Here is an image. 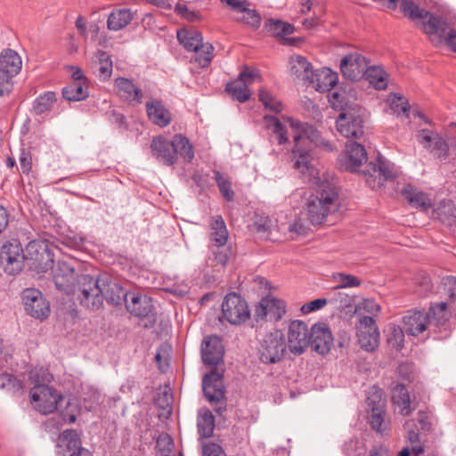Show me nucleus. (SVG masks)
Wrapping results in <instances>:
<instances>
[{
  "label": "nucleus",
  "instance_id": "23",
  "mask_svg": "<svg viewBox=\"0 0 456 456\" xmlns=\"http://www.w3.org/2000/svg\"><path fill=\"white\" fill-rule=\"evenodd\" d=\"M427 314L418 310L408 311L403 317V330L410 336L416 337L429 330Z\"/></svg>",
  "mask_w": 456,
  "mask_h": 456
},
{
  "label": "nucleus",
  "instance_id": "19",
  "mask_svg": "<svg viewBox=\"0 0 456 456\" xmlns=\"http://www.w3.org/2000/svg\"><path fill=\"white\" fill-rule=\"evenodd\" d=\"M223 375L216 370L206 374L202 379V388L206 398L210 403H220L224 398Z\"/></svg>",
  "mask_w": 456,
  "mask_h": 456
},
{
  "label": "nucleus",
  "instance_id": "31",
  "mask_svg": "<svg viewBox=\"0 0 456 456\" xmlns=\"http://www.w3.org/2000/svg\"><path fill=\"white\" fill-rule=\"evenodd\" d=\"M337 84V74L330 69L323 68L314 71V80L310 85L320 92L331 90Z\"/></svg>",
  "mask_w": 456,
  "mask_h": 456
},
{
  "label": "nucleus",
  "instance_id": "63",
  "mask_svg": "<svg viewBox=\"0 0 456 456\" xmlns=\"http://www.w3.org/2000/svg\"><path fill=\"white\" fill-rule=\"evenodd\" d=\"M19 161L22 173L28 174L32 167V158L30 153L26 151H22L20 155Z\"/></svg>",
  "mask_w": 456,
  "mask_h": 456
},
{
  "label": "nucleus",
  "instance_id": "32",
  "mask_svg": "<svg viewBox=\"0 0 456 456\" xmlns=\"http://www.w3.org/2000/svg\"><path fill=\"white\" fill-rule=\"evenodd\" d=\"M22 61L19 53L10 48L4 49L0 53V68L17 76L21 70Z\"/></svg>",
  "mask_w": 456,
  "mask_h": 456
},
{
  "label": "nucleus",
  "instance_id": "39",
  "mask_svg": "<svg viewBox=\"0 0 456 456\" xmlns=\"http://www.w3.org/2000/svg\"><path fill=\"white\" fill-rule=\"evenodd\" d=\"M454 216L455 208L450 200H441L433 209V218H436L442 223L450 224Z\"/></svg>",
  "mask_w": 456,
  "mask_h": 456
},
{
  "label": "nucleus",
  "instance_id": "51",
  "mask_svg": "<svg viewBox=\"0 0 456 456\" xmlns=\"http://www.w3.org/2000/svg\"><path fill=\"white\" fill-rule=\"evenodd\" d=\"M404 340L403 330L401 327L392 324L388 328L387 341L388 343L397 349L403 346Z\"/></svg>",
  "mask_w": 456,
  "mask_h": 456
},
{
  "label": "nucleus",
  "instance_id": "7",
  "mask_svg": "<svg viewBox=\"0 0 456 456\" xmlns=\"http://www.w3.org/2000/svg\"><path fill=\"white\" fill-rule=\"evenodd\" d=\"M287 345L282 332L275 330L267 333L260 340L259 359L264 363L280 362L286 352Z\"/></svg>",
  "mask_w": 456,
  "mask_h": 456
},
{
  "label": "nucleus",
  "instance_id": "18",
  "mask_svg": "<svg viewBox=\"0 0 456 456\" xmlns=\"http://www.w3.org/2000/svg\"><path fill=\"white\" fill-rule=\"evenodd\" d=\"M333 344L330 330L326 323H315L311 328L310 346L318 354H327Z\"/></svg>",
  "mask_w": 456,
  "mask_h": 456
},
{
  "label": "nucleus",
  "instance_id": "36",
  "mask_svg": "<svg viewBox=\"0 0 456 456\" xmlns=\"http://www.w3.org/2000/svg\"><path fill=\"white\" fill-rule=\"evenodd\" d=\"M133 19V13L129 9H118L113 11L108 18L109 29L118 31L127 26Z\"/></svg>",
  "mask_w": 456,
  "mask_h": 456
},
{
  "label": "nucleus",
  "instance_id": "62",
  "mask_svg": "<svg viewBox=\"0 0 456 456\" xmlns=\"http://www.w3.org/2000/svg\"><path fill=\"white\" fill-rule=\"evenodd\" d=\"M156 444L157 448L161 452H170L174 448L172 438L167 434L160 435Z\"/></svg>",
  "mask_w": 456,
  "mask_h": 456
},
{
  "label": "nucleus",
  "instance_id": "55",
  "mask_svg": "<svg viewBox=\"0 0 456 456\" xmlns=\"http://www.w3.org/2000/svg\"><path fill=\"white\" fill-rule=\"evenodd\" d=\"M428 150L440 158L446 155L448 147L445 141L437 134Z\"/></svg>",
  "mask_w": 456,
  "mask_h": 456
},
{
  "label": "nucleus",
  "instance_id": "16",
  "mask_svg": "<svg viewBox=\"0 0 456 456\" xmlns=\"http://www.w3.org/2000/svg\"><path fill=\"white\" fill-rule=\"evenodd\" d=\"M368 66L367 59L358 53H348L340 61V70L343 76L352 81L363 77Z\"/></svg>",
  "mask_w": 456,
  "mask_h": 456
},
{
  "label": "nucleus",
  "instance_id": "15",
  "mask_svg": "<svg viewBox=\"0 0 456 456\" xmlns=\"http://www.w3.org/2000/svg\"><path fill=\"white\" fill-rule=\"evenodd\" d=\"M58 456H92L91 452L81 447L78 434L72 429L65 430L58 438L56 445Z\"/></svg>",
  "mask_w": 456,
  "mask_h": 456
},
{
  "label": "nucleus",
  "instance_id": "47",
  "mask_svg": "<svg viewBox=\"0 0 456 456\" xmlns=\"http://www.w3.org/2000/svg\"><path fill=\"white\" fill-rule=\"evenodd\" d=\"M366 403L369 411H384L386 401L383 398V392L377 387H372L369 391Z\"/></svg>",
  "mask_w": 456,
  "mask_h": 456
},
{
  "label": "nucleus",
  "instance_id": "2",
  "mask_svg": "<svg viewBox=\"0 0 456 456\" xmlns=\"http://www.w3.org/2000/svg\"><path fill=\"white\" fill-rule=\"evenodd\" d=\"M25 252L26 257L31 261V269L37 273H45L53 269V279L56 288L67 294L72 292L76 287L75 269L66 262H58L57 265L53 267V254L45 241H29Z\"/></svg>",
  "mask_w": 456,
  "mask_h": 456
},
{
  "label": "nucleus",
  "instance_id": "35",
  "mask_svg": "<svg viewBox=\"0 0 456 456\" xmlns=\"http://www.w3.org/2000/svg\"><path fill=\"white\" fill-rule=\"evenodd\" d=\"M62 95L69 102L85 100L89 95L88 82L71 81L63 88Z\"/></svg>",
  "mask_w": 456,
  "mask_h": 456
},
{
  "label": "nucleus",
  "instance_id": "22",
  "mask_svg": "<svg viewBox=\"0 0 456 456\" xmlns=\"http://www.w3.org/2000/svg\"><path fill=\"white\" fill-rule=\"evenodd\" d=\"M224 346L217 336H208L201 343V358L205 364L217 365L223 361Z\"/></svg>",
  "mask_w": 456,
  "mask_h": 456
},
{
  "label": "nucleus",
  "instance_id": "11",
  "mask_svg": "<svg viewBox=\"0 0 456 456\" xmlns=\"http://www.w3.org/2000/svg\"><path fill=\"white\" fill-rule=\"evenodd\" d=\"M24 259L22 247L17 240L8 242L2 247L0 265L7 274H18L22 269Z\"/></svg>",
  "mask_w": 456,
  "mask_h": 456
},
{
  "label": "nucleus",
  "instance_id": "49",
  "mask_svg": "<svg viewBox=\"0 0 456 456\" xmlns=\"http://www.w3.org/2000/svg\"><path fill=\"white\" fill-rule=\"evenodd\" d=\"M56 101L55 94L47 92L37 98L34 103V110L37 114H42L51 109Z\"/></svg>",
  "mask_w": 456,
  "mask_h": 456
},
{
  "label": "nucleus",
  "instance_id": "4",
  "mask_svg": "<svg viewBox=\"0 0 456 456\" xmlns=\"http://www.w3.org/2000/svg\"><path fill=\"white\" fill-rule=\"evenodd\" d=\"M104 280L94 279L88 274L77 277L72 293L76 294L80 304L87 308L99 309L103 303Z\"/></svg>",
  "mask_w": 456,
  "mask_h": 456
},
{
  "label": "nucleus",
  "instance_id": "56",
  "mask_svg": "<svg viewBox=\"0 0 456 456\" xmlns=\"http://www.w3.org/2000/svg\"><path fill=\"white\" fill-rule=\"evenodd\" d=\"M443 286L452 303H456V277L447 276L443 279Z\"/></svg>",
  "mask_w": 456,
  "mask_h": 456
},
{
  "label": "nucleus",
  "instance_id": "37",
  "mask_svg": "<svg viewBox=\"0 0 456 456\" xmlns=\"http://www.w3.org/2000/svg\"><path fill=\"white\" fill-rule=\"evenodd\" d=\"M364 77L378 90L386 89L387 86L388 76L381 67L368 66Z\"/></svg>",
  "mask_w": 456,
  "mask_h": 456
},
{
  "label": "nucleus",
  "instance_id": "42",
  "mask_svg": "<svg viewBox=\"0 0 456 456\" xmlns=\"http://www.w3.org/2000/svg\"><path fill=\"white\" fill-rule=\"evenodd\" d=\"M265 29L268 34L275 37H282L286 35H290L294 31L291 24L280 20L269 19L265 23Z\"/></svg>",
  "mask_w": 456,
  "mask_h": 456
},
{
  "label": "nucleus",
  "instance_id": "26",
  "mask_svg": "<svg viewBox=\"0 0 456 456\" xmlns=\"http://www.w3.org/2000/svg\"><path fill=\"white\" fill-rule=\"evenodd\" d=\"M291 74L305 84L310 85L314 80L312 64L301 55H292L289 60Z\"/></svg>",
  "mask_w": 456,
  "mask_h": 456
},
{
  "label": "nucleus",
  "instance_id": "60",
  "mask_svg": "<svg viewBox=\"0 0 456 456\" xmlns=\"http://www.w3.org/2000/svg\"><path fill=\"white\" fill-rule=\"evenodd\" d=\"M327 304L325 298H317L309 303H306L301 306V311L304 314H309L317 310L322 309Z\"/></svg>",
  "mask_w": 456,
  "mask_h": 456
},
{
  "label": "nucleus",
  "instance_id": "50",
  "mask_svg": "<svg viewBox=\"0 0 456 456\" xmlns=\"http://www.w3.org/2000/svg\"><path fill=\"white\" fill-rule=\"evenodd\" d=\"M213 257H210L208 261L210 262L211 266H221L224 267L232 254V250L229 248H226L225 246L221 248H216V250H213L212 252Z\"/></svg>",
  "mask_w": 456,
  "mask_h": 456
},
{
  "label": "nucleus",
  "instance_id": "25",
  "mask_svg": "<svg viewBox=\"0 0 456 456\" xmlns=\"http://www.w3.org/2000/svg\"><path fill=\"white\" fill-rule=\"evenodd\" d=\"M151 148L153 156L160 162L167 166H172L176 162L177 158L173 150V140L169 142L161 137L154 138Z\"/></svg>",
  "mask_w": 456,
  "mask_h": 456
},
{
  "label": "nucleus",
  "instance_id": "34",
  "mask_svg": "<svg viewBox=\"0 0 456 456\" xmlns=\"http://www.w3.org/2000/svg\"><path fill=\"white\" fill-rule=\"evenodd\" d=\"M115 86L120 97L128 102H134L136 103L142 102V92L134 86V84L124 77L117 78Z\"/></svg>",
  "mask_w": 456,
  "mask_h": 456
},
{
  "label": "nucleus",
  "instance_id": "8",
  "mask_svg": "<svg viewBox=\"0 0 456 456\" xmlns=\"http://www.w3.org/2000/svg\"><path fill=\"white\" fill-rule=\"evenodd\" d=\"M363 111L359 107L341 112L336 121L338 132L344 137L359 138L363 134Z\"/></svg>",
  "mask_w": 456,
  "mask_h": 456
},
{
  "label": "nucleus",
  "instance_id": "27",
  "mask_svg": "<svg viewBox=\"0 0 456 456\" xmlns=\"http://www.w3.org/2000/svg\"><path fill=\"white\" fill-rule=\"evenodd\" d=\"M401 194L414 208L427 210L433 206L432 198L412 184H405L401 190Z\"/></svg>",
  "mask_w": 456,
  "mask_h": 456
},
{
  "label": "nucleus",
  "instance_id": "29",
  "mask_svg": "<svg viewBox=\"0 0 456 456\" xmlns=\"http://www.w3.org/2000/svg\"><path fill=\"white\" fill-rule=\"evenodd\" d=\"M146 110L149 118L157 126L165 127L171 121V114L162 102L151 100L146 102Z\"/></svg>",
  "mask_w": 456,
  "mask_h": 456
},
{
  "label": "nucleus",
  "instance_id": "45",
  "mask_svg": "<svg viewBox=\"0 0 456 456\" xmlns=\"http://www.w3.org/2000/svg\"><path fill=\"white\" fill-rule=\"evenodd\" d=\"M387 103L393 114L397 117H408L410 105L403 96L398 94H391L387 97Z\"/></svg>",
  "mask_w": 456,
  "mask_h": 456
},
{
  "label": "nucleus",
  "instance_id": "3",
  "mask_svg": "<svg viewBox=\"0 0 456 456\" xmlns=\"http://www.w3.org/2000/svg\"><path fill=\"white\" fill-rule=\"evenodd\" d=\"M33 408L42 414H49L58 410L65 402L66 409L60 411L61 420L48 419L45 429L49 432L59 430L62 424H71L76 421L77 410L76 405L66 402L64 397L48 385H35L29 392Z\"/></svg>",
  "mask_w": 456,
  "mask_h": 456
},
{
  "label": "nucleus",
  "instance_id": "43",
  "mask_svg": "<svg viewBox=\"0 0 456 456\" xmlns=\"http://www.w3.org/2000/svg\"><path fill=\"white\" fill-rule=\"evenodd\" d=\"M198 432L202 437H210L215 428L214 416L208 410H201L198 415Z\"/></svg>",
  "mask_w": 456,
  "mask_h": 456
},
{
  "label": "nucleus",
  "instance_id": "33",
  "mask_svg": "<svg viewBox=\"0 0 456 456\" xmlns=\"http://www.w3.org/2000/svg\"><path fill=\"white\" fill-rule=\"evenodd\" d=\"M93 69L94 73L102 81L110 77L112 73V61L107 53L102 50L95 53Z\"/></svg>",
  "mask_w": 456,
  "mask_h": 456
},
{
  "label": "nucleus",
  "instance_id": "48",
  "mask_svg": "<svg viewBox=\"0 0 456 456\" xmlns=\"http://www.w3.org/2000/svg\"><path fill=\"white\" fill-rule=\"evenodd\" d=\"M259 101L265 109L274 113H280L283 110L281 102L265 89L259 91Z\"/></svg>",
  "mask_w": 456,
  "mask_h": 456
},
{
  "label": "nucleus",
  "instance_id": "46",
  "mask_svg": "<svg viewBox=\"0 0 456 456\" xmlns=\"http://www.w3.org/2000/svg\"><path fill=\"white\" fill-rule=\"evenodd\" d=\"M332 281L336 283L335 289L356 288L362 284L358 277L345 273H334Z\"/></svg>",
  "mask_w": 456,
  "mask_h": 456
},
{
  "label": "nucleus",
  "instance_id": "12",
  "mask_svg": "<svg viewBox=\"0 0 456 456\" xmlns=\"http://www.w3.org/2000/svg\"><path fill=\"white\" fill-rule=\"evenodd\" d=\"M310 333L307 324L303 321L295 320L288 328L287 346L294 354H301L310 346Z\"/></svg>",
  "mask_w": 456,
  "mask_h": 456
},
{
  "label": "nucleus",
  "instance_id": "52",
  "mask_svg": "<svg viewBox=\"0 0 456 456\" xmlns=\"http://www.w3.org/2000/svg\"><path fill=\"white\" fill-rule=\"evenodd\" d=\"M29 379L35 385H46L52 380V375L45 368H34L29 371Z\"/></svg>",
  "mask_w": 456,
  "mask_h": 456
},
{
  "label": "nucleus",
  "instance_id": "59",
  "mask_svg": "<svg viewBox=\"0 0 456 456\" xmlns=\"http://www.w3.org/2000/svg\"><path fill=\"white\" fill-rule=\"evenodd\" d=\"M379 309L380 307L379 304H377V302L373 299H363L362 302L359 303L357 306V310H362L370 314H378L379 312Z\"/></svg>",
  "mask_w": 456,
  "mask_h": 456
},
{
  "label": "nucleus",
  "instance_id": "40",
  "mask_svg": "<svg viewBox=\"0 0 456 456\" xmlns=\"http://www.w3.org/2000/svg\"><path fill=\"white\" fill-rule=\"evenodd\" d=\"M428 324L430 327H439L444 325L449 319L447 304L441 302L430 307L428 314Z\"/></svg>",
  "mask_w": 456,
  "mask_h": 456
},
{
  "label": "nucleus",
  "instance_id": "41",
  "mask_svg": "<svg viewBox=\"0 0 456 456\" xmlns=\"http://www.w3.org/2000/svg\"><path fill=\"white\" fill-rule=\"evenodd\" d=\"M104 295L103 300L105 299L111 305H119L122 300H126V296L129 292H125L124 289L117 283H108L104 280Z\"/></svg>",
  "mask_w": 456,
  "mask_h": 456
},
{
  "label": "nucleus",
  "instance_id": "20",
  "mask_svg": "<svg viewBox=\"0 0 456 456\" xmlns=\"http://www.w3.org/2000/svg\"><path fill=\"white\" fill-rule=\"evenodd\" d=\"M285 313V302L272 296L264 297L256 309L258 318L266 319L271 322H278Z\"/></svg>",
  "mask_w": 456,
  "mask_h": 456
},
{
  "label": "nucleus",
  "instance_id": "54",
  "mask_svg": "<svg viewBox=\"0 0 456 456\" xmlns=\"http://www.w3.org/2000/svg\"><path fill=\"white\" fill-rule=\"evenodd\" d=\"M13 74L9 73L0 68V95L4 96L8 94L13 86Z\"/></svg>",
  "mask_w": 456,
  "mask_h": 456
},
{
  "label": "nucleus",
  "instance_id": "61",
  "mask_svg": "<svg viewBox=\"0 0 456 456\" xmlns=\"http://www.w3.org/2000/svg\"><path fill=\"white\" fill-rule=\"evenodd\" d=\"M385 412L384 411H370V422L371 425V428L375 429L376 431L381 432L382 429V424L384 421L383 414Z\"/></svg>",
  "mask_w": 456,
  "mask_h": 456
},
{
  "label": "nucleus",
  "instance_id": "38",
  "mask_svg": "<svg viewBox=\"0 0 456 456\" xmlns=\"http://www.w3.org/2000/svg\"><path fill=\"white\" fill-rule=\"evenodd\" d=\"M173 150L176 156L177 154L180 155L186 162H191L194 158L192 145L190 143L189 140L182 134H175L174 136Z\"/></svg>",
  "mask_w": 456,
  "mask_h": 456
},
{
  "label": "nucleus",
  "instance_id": "1",
  "mask_svg": "<svg viewBox=\"0 0 456 456\" xmlns=\"http://www.w3.org/2000/svg\"><path fill=\"white\" fill-rule=\"evenodd\" d=\"M264 122L271 142L279 145L289 142L287 126L291 128L294 140L293 167L302 173L310 183L318 188L317 194L310 196L307 200L308 217L313 224H322L331 210L335 209L338 193L330 183L321 179L319 171L310 162L309 152L314 146L332 151L333 145L324 140L313 126L292 118L282 116L279 118L276 116L265 115Z\"/></svg>",
  "mask_w": 456,
  "mask_h": 456
},
{
  "label": "nucleus",
  "instance_id": "44",
  "mask_svg": "<svg viewBox=\"0 0 456 456\" xmlns=\"http://www.w3.org/2000/svg\"><path fill=\"white\" fill-rule=\"evenodd\" d=\"M0 389L12 395H20L23 393L22 382L9 373L0 375Z\"/></svg>",
  "mask_w": 456,
  "mask_h": 456
},
{
  "label": "nucleus",
  "instance_id": "5",
  "mask_svg": "<svg viewBox=\"0 0 456 456\" xmlns=\"http://www.w3.org/2000/svg\"><path fill=\"white\" fill-rule=\"evenodd\" d=\"M177 39L187 51L196 53L195 61L200 67L208 66L213 58L214 47L209 43H203L200 32L194 28H182L177 31Z\"/></svg>",
  "mask_w": 456,
  "mask_h": 456
},
{
  "label": "nucleus",
  "instance_id": "10",
  "mask_svg": "<svg viewBox=\"0 0 456 456\" xmlns=\"http://www.w3.org/2000/svg\"><path fill=\"white\" fill-rule=\"evenodd\" d=\"M22 303L26 313L31 317L43 321L50 314V304L40 290L28 288L23 290Z\"/></svg>",
  "mask_w": 456,
  "mask_h": 456
},
{
  "label": "nucleus",
  "instance_id": "53",
  "mask_svg": "<svg viewBox=\"0 0 456 456\" xmlns=\"http://www.w3.org/2000/svg\"><path fill=\"white\" fill-rule=\"evenodd\" d=\"M215 179L217 183L218 188L222 195L224 199L227 200H232L233 199V191L231 189V183L230 182L224 177V175L218 172H215Z\"/></svg>",
  "mask_w": 456,
  "mask_h": 456
},
{
  "label": "nucleus",
  "instance_id": "28",
  "mask_svg": "<svg viewBox=\"0 0 456 456\" xmlns=\"http://www.w3.org/2000/svg\"><path fill=\"white\" fill-rule=\"evenodd\" d=\"M209 240L211 247L221 248L226 245L229 233L224 220L221 216H212L209 223Z\"/></svg>",
  "mask_w": 456,
  "mask_h": 456
},
{
  "label": "nucleus",
  "instance_id": "24",
  "mask_svg": "<svg viewBox=\"0 0 456 456\" xmlns=\"http://www.w3.org/2000/svg\"><path fill=\"white\" fill-rule=\"evenodd\" d=\"M126 307L128 312L137 317H146L152 311L151 297L138 292H129L126 296Z\"/></svg>",
  "mask_w": 456,
  "mask_h": 456
},
{
  "label": "nucleus",
  "instance_id": "6",
  "mask_svg": "<svg viewBox=\"0 0 456 456\" xmlns=\"http://www.w3.org/2000/svg\"><path fill=\"white\" fill-rule=\"evenodd\" d=\"M401 173L400 168L394 163L379 155L375 162H370L364 171L367 184L376 190L383 186L388 180L396 178Z\"/></svg>",
  "mask_w": 456,
  "mask_h": 456
},
{
  "label": "nucleus",
  "instance_id": "21",
  "mask_svg": "<svg viewBox=\"0 0 456 456\" xmlns=\"http://www.w3.org/2000/svg\"><path fill=\"white\" fill-rule=\"evenodd\" d=\"M222 4L229 6L232 11L241 13V17H238L237 20L243 22L254 28H258L261 25V16L255 10L249 8V2L247 0H221Z\"/></svg>",
  "mask_w": 456,
  "mask_h": 456
},
{
  "label": "nucleus",
  "instance_id": "57",
  "mask_svg": "<svg viewBox=\"0 0 456 456\" xmlns=\"http://www.w3.org/2000/svg\"><path fill=\"white\" fill-rule=\"evenodd\" d=\"M202 456H226V454L219 444L207 443L202 445Z\"/></svg>",
  "mask_w": 456,
  "mask_h": 456
},
{
  "label": "nucleus",
  "instance_id": "64",
  "mask_svg": "<svg viewBox=\"0 0 456 456\" xmlns=\"http://www.w3.org/2000/svg\"><path fill=\"white\" fill-rule=\"evenodd\" d=\"M175 10L178 14L190 20H193L196 17V14L191 12L186 5L178 4L175 5Z\"/></svg>",
  "mask_w": 456,
  "mask_h": 456
},
{
  "label": "nucleus",
  "instance_id": "58",
  "mask_svg": "<svg viewBox=\"0 0 456 456\" xmlns=\"http://www.w3.org/2000/svg\"><path fill=\"white\" fill-rule=\"evenodd\" d=\"M437 134L431 130L422 129L417 134V139L420 144L426 149L430 148L432 142L435 140Z\"/></svg>",
  "mask_w": 456,
  "mask_h": 456
},
{
  "label": "nucleus",
  "instance_id": "17",
  "mask_svg": "<svg viewBox=\"0 0 456 456\" xmlns=\"http://www.w3.org/2000/svg\"><path fill=\"white\" fill-rule=\"evenodd\" d=\"M338 161L341 168L356 172L367 161L366 150L356 142H348L346 144V151L339 156Z\"/></svg>",
  "mask_w": 456,
  "mask_h": 456
},
{
  "label": "nucleus",
  "instance_id": "14",
  "mask_svg": "<svg viewBox=\"0 0 456 456\" xmlns=\"http://www.w3.org/2000/svg\"><path fill=\"white\" fill-rule=\"evenodd\" d=\"M357 338L360 346L367 352H372L378 347L379 331L373 317L359 315Z\"/></svg>",
  "mask_w": 456,
  "mask_h": 456
},
{
  "label": "nucleus",
  "instance_id": "9",
  "mask_svg": "<svg viewBox=\"0 0 456 456\" xmlns=\"http://www.w3.org/2000/svg\"><path fill=\"white\" fill-rule=\"evenodd\" d=\"M224 318L231 324L240 325L249 318V310L246 300L236 293H229L222 304Z\"/></svg>",
  "mask_w": 456,
  "mask_h": 456
},
{
  "label": "nucleus",
  "instance_id": "30",
  "mask_svg": "<svg viewBox=\"0 0 456 456\" xmlns=\"http://www.w3.org/2000/svg\"><path fill=\"white\" fill-rule=\"evenodd\" d=\"M392 403L395 411L403 416L411 414L412 409L411 408V399L408 390L402 384H396L392 389L391 395Z\"/></svg>",
  "mask_w": 456,
  "mask_h": 456
},
{
  "label": "nucleus",
  "instance_id": "13",
  "mask_svg": "<svg viewBox=\"0 0 456 456\" xmlns=\"http://www.w3.org/2000/svg\"><path fill=\"white\" fill-rule=\"evenodd\" d=\"M259 78L257 70L245 68L237 79L227 83L225 90L237 101L245 102L251 95L248 86Z\"/></svg>",
  "mask_w": 456,
  "mask_h": 456
}]
</instances>
